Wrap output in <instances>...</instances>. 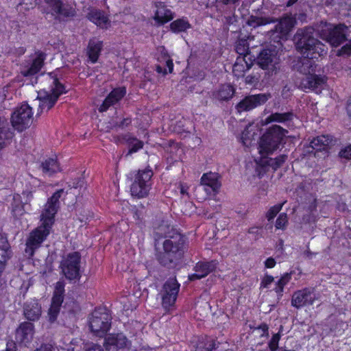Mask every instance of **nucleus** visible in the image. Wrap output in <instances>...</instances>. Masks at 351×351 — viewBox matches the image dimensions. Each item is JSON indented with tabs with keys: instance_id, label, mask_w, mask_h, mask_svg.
<instances>
[{
	"instance_id": "44",
	"label": "nucleus",
	"mask_w": 351,
	"mask_h": 351,
	"mask_svg": "<svg viewBox=\"0 0 351 351\" xmlns=\"http://www.w3.org/2000/svg\"><path fill=\"white\" fill-rule=\"evenodd\" d=\"M282 204H279L271 207V208L269 210L266 215L268 221H271L276 217V215L282 209Z\"/></svg>"
},
{
	"instance_id": "39",
	"label": "nucleus",
	"mask_w": 351,
	"mask_h": 351,
	"mask_svg": "<svg viewBox=\"0 0 351 351\" xmlns=\"http://www.w3.org/2000/svg\"><path fill=\"white\" fill-rule=\"evenodd\" d=\"M254 132H252L249 128L245 129L241 134V142L245 147H250L255 142Z\"/></svg>"
},
{
	"instance_id": "53",
	"label": "nucleus",
	"mask_w": 351,
	"mask_h": 351,
	"mask_svg": "<svg viewBox=\"0 0 351 351\" xmlns=\"http://www.w3.org/2000/svg\"><path fill=\"white\" fill-rule=\"evenodd\" d=\"M35 351H53V348L51 345L45 344L41 346L39 348L36 349Z\"/></svg>"
},
{
	"instance_id": "30",
	"label": "nucleus",
	"mask_w": 351,
	"mask_h": 351,
	"mask_svg": "<svg viewBox=\"0 0 351 351\" xmlns=\"http://www.w3.org/2000/svg\"><path fill=\"white\" fill-rule=\"evenodd\" d=\"M102 48V42L96 40H91L88 44V55L93 63L97 62Z\"/></svg>"
},
{
	"instance_id": "63",
	"label": "nucleus",
	"mask_w": 351,
	"mask_h": 351,
	"mask_svg": "<svg viewBox=\"0 0 351 351\" xmlns=\"http://www.w3.org/2000/svg\"><path fill=\"white\" fill-rule=\"evenodd\" d=\"M180 193L182 194H185V193H186V190L183 187H182L181 189H180Z\"/></svg>"
},
{
	"instance_id": "47",
	"label": "nucleus",
	"mask_w": 351,
	"mask_h": 351,
	"mask_svg": "<svg viewBox=\"0 0 351 351\" xmlns=\"http://www.w3.org/2000/svg\"><path fill=\"white\" fill-rule=\"evenodd\" d=\"M280 339L279 333L274 334L269 342V348L271 351H276L278 348V343Z\"/></svg>"
},
{
	"instance_id": "28",
	"label": "nucleus",
	"mask_w": 351,
	"mask_h": 351,
	"mask_svg": "<svg viewBox=\"0 0 351 351\" xmlns=\"http://www.w3.org/2000/svg\"><path fill=\"white\" fill-rule=\"evenodd\" d=\"M46 2L51 5L54 12L63 16H69L73 14V10L67 6H64L60 0H45Z\"/></svg>"
},
{
	"instance_id": "32",
	"label": "nucleus",
	"mask_w": 351,
	"mask_h": 351,
	"mask_svg": "<svg viewBox=\"0 0 351 351\" xmlns=\"http://www.w3.org/2000/svg\"><path fill=\"white\" fill-rule=\"evenodd\" d=\"M9 244L7 239L0 234V274L5 267V263L8 257V250Z\"/></svg>"
},
{
	"instance_id": "31",
	"label": "nucleus",
	"mask_w": 351,
	"mask_h": 351,
	"mask_svg": "<svg viewBox=\"0 0 351 351\" xmlns=\"http://www.w3.org/2000/svg\"><path fill=\"white\" fill-rule=\"evenodd\" d=\"M234 90L230 84L221 85L213 95L219 100H228L233 96Z\"/></svg>"
},
{
	"instance_id": "7",
	"label": "nucleus",
	"mask_w": 351,
	"mask_h": 351,
	"mask_svg": "<svg viewBox=\"0 0 351 351\" xmlns=\"http://www.w3.org/2000/svg\"><path fill=\"white\" fill-rule=\"evenodd\" d=\"M111 315L106 308H96L88 319L90 331L95 336L104 337L111 327Z\"/></svg>"
},
{
	"instance_id": "62",
	"label": "nucleus",
	"mask_w": 351,
	"mask_h": 351,
	"mask_svg": "<svg viewBox=\"0 0 351 351\" xmlns=\"http://www.w3.org/2000/svg\"><path fill=\"white\" fill-rule=\"evenodd\" d=\"M298 1V0H289L287 3V5L288 7L289 6H291L293 5L295 3H296Z\"/></svg>"
},
{
	"instance_id": "56",
	"label": "nucleus",
	"mask_w": 351,
	"mask_h": 351,
	"mask_svg": "<svg viewBox=\"0 0 351 351\" xmlns=\"http://www.w3.org/2000/svg\"><path fill=\"white\" fill-rule=\"evenodd\" d=\"M273 280L274 278L272 276H266L263 280V284H264V286L266 287L269 284L271 283Z\"/></svg>"
},
{
	"instance_id": "37",
	"label": "nucleus",
	"mask_w": 351,
	"mask_h": 351,
	"mask_svg": "<svg viewBox=\"0 0 351 351\" xmlns=\"http://www.w3.org/2000/svg\"><path fill=\"white\" fill-rule=\"evenodd\" d=\"M123 139L130 147L129 152L127 154L126 156L130 154H132V153L136 152L138 150L143 147V142L133 136H131L130 135L125 136Z\"/></svg>"
},
{
	"instance_id": "50",
	"label": "nucleus",
	"mask_w": 351,
	"mask_h": 351,
	"mask_svg": "<svg viewBox=\"0 0 351 351\" xmlns=\"http://www.w3.org/2000/svg\"><path fill=\"white\" fill-rule=\"evenodd\" d=\"M248 47H245V45L241 47V44H239L237 46V51L239 54L244 56L243 58L245 57L246 54L247 53Z\"/></svg>"
},
{
	"instance_id": "10",
	"label": "nucleus",
	"mask_w": 351,
	"mask_h": 351,
	"mask_svg": "<svg viewBox=\"0 0 351 351\" xmlns=\"http://www.w3.org/2000/svg\"><path fill=\"white\" fill-rule=\"evenodd\" d=\"M32 108L27 103L17 107L12 114V126L19 131H23L32 123Z\"/></svg>"
},
{
	"instance_id": "11",
	"label": "nucleus",
	"mask_w": 351,
	"mask_h": 351,
	"mask_svg": "<svg viewBox=\"0 0 351 351\" xmlns=\"http://www.w3.org/2000/svg\"><path fill=\"white\" fill-rule=\"evenodd\" d=\"M80 256L78 252L68 254L61 263V268L65 277L70 280H76L80 278Z\"/></svg>"
},
{
	"instance_id": "48",
	"label": "nucleus",
	"mask_w": 351,
	"mask_h": 351,
	"mask_svg": "<svg viewBox=\"0 0 351 351\" xmlns=\"http://www.w3.org/2000/svg\"><path fill=\"white\" fill-rule=\"evenodd\" d=\"M344 54L351 56V40L345 46H343L340 50H339L337 53L338 56Z\"/></svg>"
},
{
	"instance_id": "5",
	"label": "nucleus",
	"mask_w": 351,
	"mask_h": 351,
	"mask_svg": "<svg viewBox=\"0 0 351 351\" xmlns=\"http://www.w3.org/2000/svg\"><path fill=\"white\" fill-rule=\"evenodd\" d=\"M45 79L49 84V87L47 90L44 89L38 93L37 99L34 101L38 105L37 115L49 110L56 103L59 97L66 93L64 86L52 73L47 74L45 76Z\"/></svg>"
},
{
	"instance_id": "55",
	"label": "nucleus",
	"mask_w": 351,
	"mask_h": 351,
	"mask_svg": "<svg viewBox=\"0 0 351 351\" xmlns=\"http://www.w3.org/2000/svg\"><path fill=\"white\" fill-rule=\"evenodd\" d=\"M86 351H104L101 347L99 345H93L86 350Z\"/></svg>"
},
{
	"instance_id": "49",
	"label": "nucleus",
	"mask_w": 351,
	"mask_h": 351,
	"mask_svg": "<svg viewBox=\"0 0 351 351\" xmlns=\"http://www.w3.org/2000/svg\"><path fill=\"white\" fill-rule=\"evenodd\" d=\"M340 156L346 159L351 158V145H349L343 149L340 153Z\"/></svg>"
},
{
	"instance_id": "36",
	"label": "nucleus",
	"mask_w": 351,
	"mask_h": 351,
	"mask_svg": "<svg viewBox=\"0 0 351 351\" xmlns=\"http://www.w3.org/2000/svg\"><path fill=\"white\" fill-rule=\"evenodd\" d=\"M21 195L16 194L13 196L12 203V212L15 217L21 216L25 211V204L22 202Z\"/></svg>"
},
{
	"instance_id": "14",
	"label": "nucleus",
	"mask_w": 351,
	"mask_h": 351,
	"mask_svg": "<svg viewBox=\"0 0 351 351\" xmlns=\"http://www.w3.org/2000/svg\"><path fill=\"white\" fill-rule=\"evenodd\" d=\"M317 299V294L311 288H305L295 292L292 296L291 304L293 306L300 307L311 305Z\"/></svg>"
},
{
	"instance_id": "9",
	"label": "nucleus",
	"mask_w": 351,
	"mask_h": 351,
	"mask_svg": "<svg viewBox=\"0 0 351 351\" xmlns=\"http://www.w3.org/2000/svg\"><path fill=\"white\" fill-rule=\"evenodd\" d=\"M348 27L339 24H325L319 31L321 37L329 43L332 46L337 47L341 45L346 39Z\"/></svg>"
},
{
	"instance_id": "46",
	"label": "nucleus",
	"mask_w": 351,
	"mask_h": 351,
	"mask_svg": "<svg viewBox=\"0 0 351 351\" xmlns=\"http://www.w3.org/2000/svg\"><path fill=\"white\" fill-rule=\"evenodd\" d=\"M64 284L62 282H58L56 285L53 296L52 298H60L63 301Z\"/></svg>"
},
{
	"instance_id": "61",
	"label": "nucleus",
	"mask_w": 351,
	"mask_h": 351,
	"mask_svg": "<svg viewBox=\"0 0 351 351\" xmlns=\"http://www.w3.org/2000/svg\"><path fill=\"white\" fill-rule=\"evenodd\" d=\"M224 4L234 3L239 0H221Z\"/></svg>"
},
{
	"instance_id": "16",
	"label": "nucleus",
	"mask_w": 351,
	"mask_h": 351,
	"mask_svg": "<svg viewBox=\"0 0 351 351\" xmlns=\"http://www.w3.org/2000/svg\"><path fill=\"white\" fill-rule=\"evenodd\" d=\"M326 83V78L324 76L315 75V73L311 75L303 76L299 87L303 90H313L319 93Z\"/></svg>"
},
{
	"instance_id": "19",
	"label": "nucleus",
	"mask_w": 351,
	"mask_h": 351,
	"mask_svg": "<svg viewBox=\"0 0 351 351\" xmlns=\"http://www.w3.org/2000/svg\"><path fill=\"white\" fill-rule=\"evenodd\" d=\"M331 141L332 140L328 136H317L310 142L307 152L319 157L320 156L319 153L327 150Z\"/></svg>"
},
{
	"instance_id": "18",
	"label": "nucleus",
	"mask_w": 351,
	"mask_h": 351,
	"mask_svg": "<svg viewBox=\"0 0 351 351\" xmlns=\"http://www.w3.org/2000/svg\"><path fill=\"white\" fill-rule=\"evenodd\" d=\"M217 265V262L211 261L210 262H199L195 267V273L189 276L190 280H195L206 277L208 274L213 271Z\"/></svg>"
},
{
	"instance_id": "38",
	"label": "nucleus",
	"mask_w": 351,
	"mask_h": 351,
	"mask_svg": "<svg viewBox=\"0 0 351 351\" xmlns=\"http://www.w3.org/2000/svg\"><path fill=\"white\" fill-rule=\"evenodd\" d=\"M171 30L175 33L185 32L190 28V24L188 21L184 19H180L174 21L170 25Z\"/></svg>"
},
{
	"instance_id": "45",
	"label": "nucleus",
	"mask_w": 351,
	"mask_h": 351,
	"mask_svg": "<svg viewBox=\"0 0 351 351\" xmlns=\"http://www.w3.org/2000/svg\"><path fill=\"white\" fill-rule=\"evenodd\" d=\"M287 221L288 220L287 214H280L276 222V228L277 229H284L287 223Z\"/></svg>"
},
{
	"instance_id": "33",
	"label": "nucleus",
	"mask_w": 351,
	"mask_h": 351,
	"mask_svg": "<svg viewBox=\"0 0 351 351\" xmlns=\"http://www.w3.org/2000/svg\"><path fill=\"white\" fill-rule=\"evenodd\" d=\"M292 117L293 114L291 112L273 113L263 121V122L265 125L271 122L285 123L290 121Z\"/></svg>"
},
{
	"instance_id": "34",
	"label": "nucleus",
	"mask_w": 351,
	"mask_h": 351,
	"mask_svg": "<svg viewBox=\"0 0 351 351\" xmlns=\"http://www.w3.org/2000/svg\"><path fill=\"white\" fill-rule=\"evenodd\" d=\"M250 64L245 61V58H238L232 66V72L234 75L240 77L250 69Z\"/></svg>"
},
{
	"instance_id": "6",
	"label": "nucleus",
	"mask_w": 351,
	"mask_h": 351,
	"mask_svg": "<svg viewBox=\"0 0 351 351\" xmlns=\"http://www.w3.org/2000/svg\"><path fill=\"white\" fill-rule=\"evenodd\" d=\"M287 132V130L279 125L271 126L261 138L258 147L259 154L265 157L277 149Z\"/></svg>"
},
{
	"instance_id": "57",
	"label": "nucleus",
	"mask_w": 351,
	"mask_h": 351,
	"mask_svg": "<svg viewBox=\"0 0 351 351\" xmlns=\"http://www.w3.org/2000/svg\"><path fill=\"white\" fill-rule=\"evenodd\" d=\"M131 123V119L129 118L124 119L121 123L119 125V127L123 128L128 126Z\"/></svg>"
},
{
	"instance_id": "52",
	"label": "nucleus",
	"mask_w": 351,
	"mask_h": 351,
	"mask_svg": "<svg viewBox=\"0 0 351 351\" xmlns=\"http://www.w3.org/2000/svg\"><path fill=\"white\" fill-rule=\"evenodd\" d=\"M23 198L25 199V204L27 205L33 198V194L31 192L23 193Z\"/></svg>"
},
{
	"instance_id": "29",
	"label": "nucleus",
	"mask_w": 351,
	"mask_h": 351,
	"mask_svg": "<svg viewBox=\"0 0 351 351\" xmlns=\"http://www.w3.org/2000/svg\"><path fill=\"white\" fill-rule=\"evenodd\" d=\"M294 25V20L292 17L286 16L282 18L276 25L275 31L281 36L287 34Z\"/></svg>"
},
{
	"instance_id": "26",
	"label": "nucleus",
	"mask_w": 351,
	"mask_h": 351,
	"mask_svg": "<svg viewBox=\"0 0 351 351\" xmlns=\"http://www.w3.org/2000/svg\"><path fill=\"white\" fill-rule=\"evenodd\" d=\"M45 59V54L43 53H38L36 58L33 60L30 67L23 70L21 73L24 76H31L36 74L42 68Z\"/></svg>"
},
{
	"instance_id": "20",
	"label": "nucleus",
	"mask_w": 351,
	"mask_h": 351,
	"mask_svg": "<svg viewBox=\"0 0 351 351\" xmlns=\"http://www.w3.org/2000/svg\"><path fill=\"white\" fill-rule=\"evenodd\" d=\"M34 325L30 322L21 324L16 331V340L17 342L27 345L33 337Z\"/></svg>"
},
{
	"instance_id": "35",
	"label": "nucleus",
	"mask_w": 351,
	"mask_h": 351,
	"mask_svg": "<svg viewBox=\"0 0 351 351\" xmlns=\"http://www.w3.org/2000/svg\"><path fill=\"white\" fill-rule=\"evenodd\" d=\"M62 302L63 301H62L60 298H52L51 304L48 311L49 320L50 322H53L56 320Z\"/></svg>"
},
{
	"instance_id": "3",
	"label": "nucleus",
	"mask_w": 351,
	"mask_h": 351,
	"mask_svg": "<svg viewBox=\"0 0 351 351\" xmlns=\"http://www.w3.org/2000/svg\"><path fill=\"white\" fill-rule=\"evenodd\" d=\"M156 234L159 237L169 238L163 243V252L158 254V259L161 264L167 265L182 256L184 240L180 234L167 220L162 221V223L156 228Z\"/></svg>"
},
{
	"instance_id": "13",
	"label": "nucleus",
	"mask_w": 351,
	"mask_h": 351,
	"mask_svg": "<svg viewBox=\"0 0 351 351\" xmlns=\"http://www.w3.org/2000/svg\"><path fill=\"white\" fill-rule=\"evenodd\" d=\"M257 62L263 69L268 71L269 75H272L278 69L279 58L277 52L274 49H263L259 53Z\"/></svg>"
},
{
	"instance_id": "43",
	"label": "nucleus",
	"mask_w": 351,
	"mask_h": 351,
	"mask_svg": "<svg viewBox=\"0 0 351 351\" xmlns=\"http://www.w3.org/2000/svg\"><path fill=\"white\" fill-rule=\"evenodd\" d=\"M215 348V342L213 339H210L207 340L206 343L203 342L199 343L195 351H211Z\"/></svg>"
},
{
	"instance_id": "1",
	"label": "nucleus",
	"mask_w": 351,
	"mask_h": 351,
	"mask_svg": "<svg viewBox=\"0 0 351 351\" xmlns=\"http://www.w3.org/2000/svg\"><path fill=\"white\" fill-rule=\"evenodd\" d=\"M312 27L298 30L294 36L295 45L302 55L297 66L298 71L304 76L315 72L313 59L323 56L326 52L325 45L313 36Z\"/></svg>"
},
{
	"instance_id": "2",
	"label": "nucleus",
	"mask_w": 351,
	"mask_h": 351,
	"mask_svg": "<svg viewBox=\"0 0 351 351\" xmlns=\"http://www.w3.org/2000/svg\"><path fill=\"white\" fill-rule=\"evenodd\" d=\"M62 193V189L57 191L44 206L40 215L41 225L31 232L26 243L25 251L29 258L34 255V250L40 247L49 235L54 222L55 215L59 208V199Z\"/></svg>"
},
{
	"instance_id": "51",
	"label": "nucleus",
	"mask_w": 351,
	"mask_h": 351,
	"mask_svg": "<svg viewBox=\"0 0 351 351\" xmlns=\"http://www.w3.org/2000/svg\"><path fill=\"white\" fill-rule=\"evenodd\" d=\"M265 265L267 268H273L276 265V261L271 257L268 258L265 262Z\"/></svg>"
},
{
	"instance_id": "27",
	"label": "nucleus",
	"mask_w": 351,
	"mask_h": 351,
	"mask_svg": "<svg viewBox=\"0 0 351 351\" xmlns=\"http://www.w3.org/2000/svg\"><path fill=\"white\" fill-rule=\"evenodd\" d=\"M40 167L43 173L49 176L61 170L56 158L46 159L41 163Z\"/></svg>"
},
{
	"instance_id": "41",
	"label": "nucleus",
	"mask_w": 351,
	"mask_h": 351,
	"mask_svg": "<svg viewBox=\"0 0 351 351\" xmlns=\"http://www.w3.org/2000/svg\"><path fill=\"white\" fill-rule=\"evenodd\" d=\"M286 160L287 156L283 154L276 158H269V160L267 161V163L268 165L276 169L280 167Z\"/></svg>"
},
{
	"instance_id": "23",
	"label": "nucleus",
	"mask_w": 351,
	"mask_h": 351,
	"mask_svg": "<svg viewBox=\"0 0 351 351\" xmlns=\"http://www.w3.org/2000/svg\"><path fill=\"white\" fill-rule=\"evenodd\" d=\"M24 315L27 319L35 321L41 315V306L37 300L27 302L24 307Z\"/></svg>"
},
{
	"instance_id": "22",
	"label": "nucleus",
	"mask_w": 351,
	"mask_h": 351,
	"mask_svg": "<svg viewBox=\"0 0 351 351\" xmlns=\"http://www.w3.org/2000/svg\"><path fill=\"white\" fill-rule=\"evenodd\" d=\"M127 339L123 334H111L105 339V346L108 350L122 348L127 346Z\"/></svg>"
},
{
	"instance_id": "21",
	"label": "nucleus",
	"mask_w": 351,
	"mask_h": 351,
	"mask_svg": "<svg viewBox=\"0 0 351 351\" xmlns=\"http://www.w3.org/2000/svg\"><path fill=\"white\" fill-rule=\"evenodd\" d=\"M126 93L124 87L115 88L112 90L99 108V112L106 111L109 107L120 101Z\"/></svg>"
},
{
	"instance_id": "42",
	"label": "nucleus",
	"mask_w": 351,
	"mask_h": 351,
	"mask_svg": "<svg viewBox=\"0 0 351 351\" xmlns=\"http://www.w3.org/2000/svg\"><path fill=\"white\" fill-rule=\"evenodd\" d=\"M291 280V274H285L278 281L277 286L275 288L276 292L280 293L283 291V288L285 285Z\"/></svg>"
},
{
	"instance_id": "58",
	"label": "nucleus",
	"mask_w": 351,
	"mask_h": 351,
	"mask_svg": "<svg viewBox=\"0 0 351 351\" xmlns=\"http://www.w3.org/2000/svg\"><path fill=\"white\" fill-rule=\"evenodd\" d=\"M346 111L348 113V115L349 116L350 119H351V97L348 99L347 106H346Z\"/></svg>"
},
{
	"instance_id": "60",
	"label": "nucleus",
	"mask_w": 351,
	"mask_h": 351,
	"mask_svg": "<svg viewBox=\"0 0 351 351\" xmlns=\"http://www.w3.org/2000/svg\"><path fill=\"white\" fill-rule=\"evenodd\" d=\"M156 71L159 73H167V69H164L162 66L158 65L156 66Z\"/></svg>"
},
{
	"instance_id": "24",
	"label": "nucleus",
	"mask_w": 351,
	"mask_h": 351,
	"mask_svg": "<svg viewBox=\"0 0 351 351\" xmlns=\"http://www.w3.org/2000/svg\"><path fill=\"white\" fill-rule=\"evenodd\" d=\"M156 12L154 19L158 23L163 24L173 19V14L171 10L167 8L163 3L158 2L156 3Z\"/></svg>"
},
{
	"instance_id": "4",
	"label": "nucleus",
	"mask_w": 351,
	"mask_h": 351,
	"mask_svg": "<svg viewBox=\"0 0 351 351\" xmlns=\"http://www.w3.org/2000/svg\"><path fill=\"white\" fill-rule=\"evenodd\" d=\"M45 79L49 84V87L47 90L44 89L38 93L37 99L34 101L38 105L37 115L49 110L56 103L59 97L66 93L64 86L52 73L47 74L45 76Z\"/></svg>"
},
{
	"instance_id": "40",
	"label": "nucleus",
	"mask_w": 351,
	"mask_h": 351,
	"mask_svg": "<svg viewBox=\"0 0 351 351\" xmlns=\"http://www.w3.org/2000/svg\"><path fill=\"white\" fill-rule=\"evenodd\" d=\"M269 22L267 19L251 16L247 21V24L252 27H256L260 25H266Z\"/></svg>"
},
{
	"instance_id": "8",
	"label": "nucleus",
	"mask_w": 351,
	"mask_h": 351,
	"mask_svg": "<svg viewBox=\"0 0 351 351\" xmlns=\"http://www.w3.org/2000/svg\"><path fill=\"white\" fill-rule=\"evenodd\" d=\"M153 172L151 169L140 170L136 174L134 182L130 188L132 196L138 197H144L146 196L150 189L151 178Z\"/></svg>"
},
{
	"instance_id": "12",
	"label": "nucleus",
	"mask_w": 351,
	"mask_h": 351,
	"mask_svg": "<svg viewBox=\"0 0 351 351\" xmlns=\"http://www.w3.org/2000/svg\"><path fill=\"white\" fill-rule=\"evenodd\" d=\"M179 289L180 285L175 278H170L164 284L160 295L165 308L167 309L175 304Z\"/></svg>"
},
{
	"instance_id": "54",
	"label": "nucleus",
	"mask_w": 351,
	"mask_h": 351,
	"mask_svg": "<svg viewBox=\"0 0 351 351\" xmlns=\"http://www.w3.org/2000/svg\"><path fill=\"white\" fill-rule=\"evenodd\" d=\"M166 66L167 68L168 69V71L169 73H171L173 71V61L171 59H168L167 61H166Z\"/></svg>"
},
{
	"instance_id": "59",
	"label": "nucleus",
	"mask_w": 351,
	"mask_h": 351,
	"mask_svg": "<svg viewBox=\"0 0 351 351\" xmlns=\"http://www.w3.org/2000/svg\"><path fill=\"white\" fill-rule=\"evenodd\" d=\"M82 184H83V180L81 178H80L77 180V182H73V187L76 189L77 187H81L82 186Z\"/></svg>"
},
{
	"instance_id": "15",
	"label": "nucleus",
	"mask_w": 351,
	"mask_h": 351,
	"mask_svg": "<svg viewBox=\"0 0 351 351\" xmlns=\"http://www.w3.org/2000/svg\"><path fill=\"white\" fill-rule=\"evenodd\" d=\"M270 97L267 94H257L245 97L236 106L238 112L251 110L264 104Z\"/></svg>"
},
{
	"instance_id": "64",
	"label": "nucleus",
	"mask_w": 351,
	"mask_h": 351,
	"mask_svg": "<svg viewBox=\"0 0 351 351\" xmlns=\"http://www.w3.org/2000/svg\"><path fill=\"white\" fill-rule=\"evenodd\" d=\"M280 351H291V350H281Z\"/></svg>"
},
{
	"instance_id": "25",
	"label": "nucleus",
	"mask_w": 351,
	"mask_h": 351,
	"mask_svg": "<svg viewBox=\"0 0 351 351\" xmlns=\"http://www.w3.org/2000/svg\"><path fill=\"white\" fill-rule=\"evenodd\" d=\"M88 19L96 25L104 29H107L110 24V21L108 18L103 12L99 10L91 11L88 14Z\"/></svg>"
},
{
	"instance_id": "17",
	"label": "nucleus",
	"mask_w": 351,
	"mask_h": 351,
	"mask_svg": "<svg viewBox=\"0 0 351 351\" xmlns=\"http://www.w3.org/2000/svg\"><path fill=\"white\" fill-rule=\"evenodd\" d=\"M201 184L207 194H216L221 186L220 176L217 173H205L201 178Z\"/></svg>"
}]
</instances>
